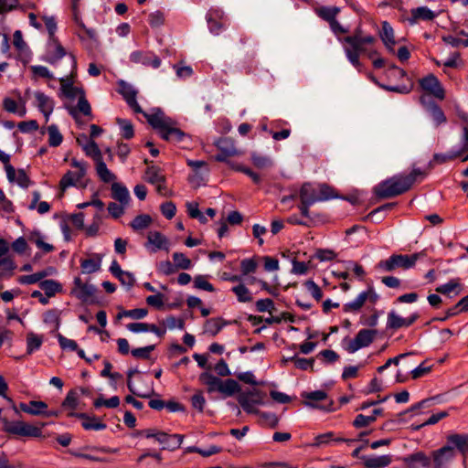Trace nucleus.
Returning <instances> with one entry per match:
<instances>
[{
  "mask_svg": "<svg viewBox=\"0 0 468 468\" xmlns=\"http://www.w3.org/2000/svg\"><path fill=\"white\" fill-rule=\"evenodd\" d=\"M117 85L118 93L122 96L128 106L135 113L143 114L147 122L163 140L172 144H181L190 139L188 133L177 127V122L166 116L160 108L155 109L154 113L144 112L136 100L138 91L130 83L120 80Z\"/></svg>",
  "mask_w": 468,
  "mask_h": 468,
  "instance_id": "1",
  "label": "nucleus"
},
{
  "mask_svg": "<svg viewBox=\"0 0 468 468\" xmlns=\"http://www.w3.org/2000/svg\"><path fill=\"white\" fill-rule=\"evenodd\" d=\"M298 197L300 198L298 208L301 215L305 218H310V207L314 204L339 197L335 188L327 184H320L318 188H316L313 184L305 182L302 185L298 195L292 194L288 197H283L282 202L285 203L287 200H293Z\"/></svg>",
  "mask_w": 468,
  "mask_h": 468,
  "instance_id": "2",
  "label": "nucleus"
},
{
  "mask_svg": "<svg viewBox=\"0 0 468 468\" xmlns=\"http://www.w3.org/2000/svg\"><path fill=\"white\" fill-rule=\"evenodd\" d=\"M428 175L427 171L413 168L408 175H396L377 185L373 192L379 199L391 198L404 194L411 188L416 181H422Z\"/></svg>",
  "mask_w": 468,
  "mask_h": 468,
  "instance_id": "3",
  "label": "nucleus"
},
{
  "mask_svg": "<svg viewBox=\"0 0 468 468\" xmlns=\"http://www.w3.org/2000/svg\"><path fill=\"white\" fill-rule=\"evenodd\" d=\"M424 256H426L425 250L410 255L392 254L388 259L380 261L377 267L385 271H393L397 268L409 270L413 268L417 261Z\"/></svg>",
  "mask_w": 468,
  "mask_h": 468,
  "instance_id": "4",
  "label": "nucleus"
},
{
  "mask_svg": "<svg viewBox=\"0 0 468 468\" xmlns=\"http://www.w3.org/2000/svg\"><path fill=\"white\" fill-rule=\"evenodd\" d=\"M0 421L3 423V431L6 433L30 438H39L42 436L41 427L34 426L22 420L9 421L5 417H2V409H0Z\"/></svg>",
  "mask_w": 468,
  "mask_h": 468,
  "instance_id": "5",
  "label": "nucleus"
},
{
  "mask_svg": "<svg viewBox=\"0 0 468 468\" xmlns=\"http://www.w3.org/2000/svg\"><path fill=\"white\" fill-rule=\"evenodd\" d=\"M302 397L308 399L304 405L314 409H319L326 412L335 411V403L333 399H328V395L324 390H314L312 392H303Z\"/></svg>",
  "mask_w": 468,
  "mask_h": 468,
  "instance_id": "6",
  "label": "nucleus"
},
{
  "mask_svg": "<svg viewBox=\"0 0 468 468\" xmlns=\"http://www.w3.org/2000/svg\"><path fill=\"white\" fill-rule=\"evenodd\" d=\"M69 57L71 58V72L69 78H60V88L62 94L69 99L74 100L78 95L82 96V94H85V90L81 87H75L73 85V80L77 76V58L75 55L69 54Z\"/></svg>",
  "mask_w": 468,
  "mask_h": 468,
  "instance_id": "7",
  "label": "nucleus"
},
{
  "mask_svg": "<svg viewBox=\"0 0 468 468\" xmlns=\"http://www.w3.org/2000/svg\"><path fill=\"white\" fill-rule=\"evenodd\" d=\"M418 82L420 90L424 91L423 95H426L427 98L428 96H431L440 101H443L445 99V89L434 74L430 73L420 79Z\"/></svg>",
  "mask_w": 468,
  "mask_h": 468,
  "instance_id": "8",
  "label": "nucleus"
},
{
  "mask_svg": "<svg viewBox=\"0 0 468 468\" xmlns=\"http://www.w3.org/2000/svg\"><path fill=\"white\" fill-rule=\"evenodd\" d=\"M214 145L218 150V153L215 155L217 162L227 164L231 168V164H237V162L231 161L229 157H232L238 154L235 147V143L229 137H219L214 141Z\"/></svg>",
  "mask_w": 468,
  "mask_h": 468,
  "instance_id": "9",
  "label": "nucleus"
},
{
  "mask_svg": "<svg viewBox=\"0 0 468 468\" xmlns=\"http://www.w3.org/2000/svg\"><path fill=\"white\" fill-rule=\"evenodd\" d=\"M378 331L376 329H361L353 339H348L345 349L353 354L360 348L370 346L375 340Z\"/></svg>",
  "mask_w": 468,
  "mask_h": 468,
  "instance_id": "10",
  "label": "nucleus"
},
{
  "mask_svg": "<svg viewBox=\"0 0 468 468\" xmlns=\"http://www.w3.org/2000/svg\"><path fill=\"white\" fill-rule=\"evenodd\" d=\"M209 32L214 36L219 35L226 28L227 16L218 7H211L206 14Z\"/></svg>",
  "mask_w": 468,
  "mask_h": 468,
  "instance_id": "11",
  "label": "nucleus"
},
{
  "mask_svg": "<svg viewBox=\"0 0 468 468\" xmlns=\"http://www.w3.org/2000/svg\"><path fill=\"white\" fill-rule=\"evenodd\" d=\"M443 447H448L452 454L458 452L463 457L465 463L468 455V433H452L446 437V443Z\"/></svg>",
  "mask_w": 468,
  "mask_h": 468,
  "instance_id": "12",
  "label": "nucleus"
},
{
  "mask_svg": "<svg viewBox=\"0 0 468 468\" xmlns=\"http://www.w3.org/2000/svg\"><path fill=\"white\" fill-rule=\"evenodd\" d=\"M420 318V314L418 312H414L410 314L408 317H401L399 315L395 310H391L388 314L387 319V329L398 330L400 328H408L415 324Z\"/></svg>",
  "mask_w": 468,
  "mask_h": 468,
  "instance_id": "13",
  "label": "nucleus"
},
{
  "mask_svg": "<svg viewBox=\"0 0 468 468\" xmlns=\"http://www.w3.org/2000/svg\"><path fill=\"white\" fill-rule=\"evenodd\" d=\"M238 402L248 414H260L261 411L255 408V405L262 404L261 391L254 389L242 393L238 397Z\"/></svg>",
  "mask_w": 468,
  "mask_h": 468,
  "instance_id": "14",
  "label": "nucleus"
},
{
  "mask_svg": "<svg viewBox=\"0 0 468 468\" xmlns=\"http://www.w3.org/2000/svg\"><path fill=\"white\" fill-rule=\"evenodd\" d=\"M419 102L430 113L436 127L447 122V118L442 109L437 102L427 99L426 95H420Z\"/></svg>",
  "mask_w": 468,
  "mask_h": 468,
  "instance_id": "15",
  "label": "nucleus"
},
{
  "mask_svg": "<svg viewBox=\"0 0 468 468\" xmlns=\"http://www.w3.org/2000/svg\"><path fill=\"white\" fill-rule=\"evenodd\" d=\"M130 61L153 69H158L161 66V58L150 51L135 50L130 54Z\"/></svg>",
  "mask_w": 468,
  "mask_h": 468,
  "instance_id": "16",
  "label": "nucleus"
},
{
  "mask_svg": "<svg viewBox=\"0 0 468 468\" xmlns=\"http://www.w3.org/2000/svg\"><path fill=\"white\" fill-rule=\"evenodd\" d=\"M455 454H452L448 447L441 448L431 452V463L433 468H451V463L454 460Z\"/></svg>",
  "mask_w": 468,
  "mask_h": 468,
  "instance_id": "17",
  "label": "nucleus"
},
{
  "mask_svg": "<svg viewBox=\"0 0 468 468\" xmlns=\"http://www.w3.org/2000/svg\"><path fill=\"white\" fill-rule=\"evenodd\" d=\"M401 460L407 468H430L431 465V457L422 451L408 454L402 457Z\"/></svg>",
  "mask_w": 468,
  "mask_h": 468,
  "instance_id": "18",
  "label": "nucleus"
},
{
  "mask_svg": "<svg viewBox=\"0 0 468 468\" xmlns=\"http://www.w3.org/2000/svg\"><path fill=\"white\" fill-rule=\"evenodd\" d=\"M74 288L70 293L81 302H87L96 292L97 289L93 284L83 283L80 277H75L73 281Z\"/></svg>",
  "mask_w": 468,
  "mask_h": 468,
  "instance_id": "19",
  "label": "nucleus"
},
{
  "mask_svg": "<svg viewBox=\"0 0 468 468\" xmlns=\"http://www.w3.org/2000/svg\"><path fill=\"white\" fill-rule=\"evenodd\" d=\"M183 440L184 435L182 434H168L164 431H158L157 441L163 445L162 450L176 451L180 448Z\"/></svg>",
  "mask_w": 468,
  "mask_h": 468,
  "instance_id": "20",
  "label": "nucleus"
},
{
  "mask_svg": "<svg viewBox=\"0 0 468 468\" xmlns=\"http://www.w3.org/2000/svg\"><path fill=\"white\" fill-rule=\"evenodd\" d=\"M358 439H345L340 436H336L333 431H327L325 433L318 434L314 437V446L321 447L324 445L336 444L339 442H346L347 444L357 441Z\"/></svg>",
  "mask_w": 468,
  "mask_h": 468,
  "instance_id": "21",
  "label": "nucleus"
},
{
  "mask_svg": "<svg viewBox=\"0 0 468 468\" xmlns=\"http://www.w3.org/2000/svg\"><path fill=\"white\" fill-rule=\"evenodd\" d=\"M437 14L431 10L428 6H419L410 9V16L406 20L410 26L416 25L420 20L432 21Z\"/></svg>",
  "mask_w": 468,
  "mask_h": 468,
  "instance_id": "22",
  "label": "nucleus"
},
{
  "mask_svg": "<svg viewBox=\"0 0 468 468\" xmlns=\"http://www.w3.org/2000/svg\"><path fill=\"white\" fill-rule=\"evenodd\" d=\"M344 42L350 46V49L359 54L367 51L366 45H372L376 42V37L372 35L366 36L364 38H358L356 36H347Z\"/></svg>",
  "mask_w": 468,
  "mask_h": 468,
  "instance_id": "23",
  "label": "nucleus"
},
{
  "mask_svg": "<svg viewBox=\"0 0 468 468\" xmlns=\"http://www.w3.org/2000/svg\"><path fill=\"white\" fill-rule=\"evenodd\" d=\"M69 416L83 420L81 425L86 431H102L107 428L105 423L98 421L95 416L90 417L87 413L70 412L69 413Z\"/></svg>",
  "mask_w": 468,
  "mask_h": 468,
  "instance_id": "24",
  "label": "nucleus"
},
{
  "mask_svg": "<svg viewBox=\"0 0 468 468\" xmlns=\"http://www.w3.org/2000/svg\"><path fill=\"white\" fill-rule=\"evenodd\" d=\"M361 460L366 468H384L392 463V456L389 454L380 456L362 455Z\"/></svg>",
  "mask_w": 468,
  "mask_h": 468,
  "instance_id": "25",
  "label": "nucleus"
},
{
  "mask_svg": "<svg viewBox=\"0 0 468 468\" xmlns=\"http://www.w3.org/2000/svg\"><path fill=\"white\" fill-rule=\"evenodd\" d=\"M103 255L93 253L90 259L80 260V269L83 274H91L101 270Z\"/></svg>",
  "mask_w": 468,
  "mask_h": 468,
  "instance_id": "26",
  "label": "nucleus"
},
{
  "mask_svg": "<svg viewBox=\"0 0 468 468\" xmlns=\"http://www.w3.org/2000/svg\"><path fill=\"white\" fill-rule=\"evenodd\" d=\"M72 18L75 24L87 35V37L98 41V35L94 28L87 27L80 16L79 4L71 3Z\"/></svg>",
  "mask_w": 468,
  "mask_h": 468,
  "instance_id": "27",
  "label": "nucleus"
},
{
  "mask_svg": "<svg viewBox=\"0 0 468 468\" xmlns=\"http://www.w3.org/2000/svg\"><path fill=\"white\" fill-rule=\"evenodd\" d=\"M19 408L23 412L30 415L44 416L48 404L42 400H30L28 403L21 402Z\"/></svg>",
  "mask_w": 468,
  "mask_h": 468,
  "instance_id": "28",
  "label": "nucleus"
},
{
  "mask_svg": "<svg viewBox=\"0 0 468 468\" xmlns=\"http://www.w3.org/2000/svg\"><path fill=\"white\" fill-rule=\"evenodd\" d=\"M379 37L389 52H394L393 47L396 44L394 37V29L388 21L381 23V30Z\"/></svg>",
  "mask_w": 468,
  "mask_h": 468,
  "instance_id": "29",
  "label": "nucleus"
},
{
  "mask_svg": "<svg viewBox=\"0 0 468 468\" xmlns=\"http://www.w3.org/2000/svg\"><path fill=\"white\" fill-rule=\"evenodd\" d=\"M85 176L83 168L78 171H67L59 181V187L62 191L66 190L69 186H75L76 183L80 181Z\"/></svg>",
  "mask_w": 468,
  "mask_h": 468,
  "instance_id": "30",
  "label": "nucleus"
},
{
  "mask_svg": "<svg viewBox=\"0 0 468 468\" xmlns=\"http://www.w3.org/2000/svg\"><path fill=\"white\" fill-rule=\"evenodd\" d=\"M55 268L48 267L40 271L29 275L19 276L18 282L21 284H35L37 282H42V279L53 274Z\"/></svg>",
  "mask_w": 468,
  "mask_h": 468,
  "instance_id": "31",
  "label": "nucleus"
},
{
  "mask_svg": "<svg viewBox=\"0 0 468 468\" xmlns=\"http://www.w3.org/2000/svg\"><path fill=\"white\" fill-rule=\"evenodd\" d=\"M383 413L384 410L382 408H377L373 410L372 414L369 416L358 414L353 421V426L356 429L367 427L369 424L376 421L378 416H381Z\"/></svg>",
  "mask_w": 468,
  "mask_h": 468,
  "instance_id": "32",
  "label": "nucleus"
},
{
  "mask_svg": "<svg viewBox=\"0 0 468 468\" xmlns=\"http://www.w3.org/2000/svg\"><path fill=\"white\" fill-rule=\"evenodd\" d=\"M144 180L151 184L155 185L159 183L165 184L166 177L162 174L161 168L156 165H148L144 173Z\"/></svg>",
  "mask_w": 468,
  "mask_h": 468,
  "instance_id": "33",
  "label": "nucleus"
},
{
  "mask_svg": "<svg viewBox=\"0 0 468 468\" xmlns=\"http://www.w3.org/2000/svg\"><path fill=\"white\" fill-rule=\"evenodd\" d=\"M229 324V322L221 317L207 319L205 323V333L216 336Z\"/></svg>",
  "mask_w": 468,
  "mask_h": 468,
  "instance_id": "34",
  "label": "nucleus"
},
{
  "mask_svg": "<svg viewBox=\"0 0 468 468\" xmlns=\"http://www.w3.org/2000/svg\"><path fill=\"white\" fill-rule=\"evenodd\" d=\"M371 80L381 89L387 91H392L399 94H409L413 89V82L410 80V84L403 85H386L378 82L374 76H370Z\"/></svg>",
  "mask_w": 468,
  "mask_h": 468,
  "instance_id": "35",
  "label": "nucleus"
},
{
  "mask_svg": "<svg viewBox=\"0 0 468 468\" xmlns=\"http://www.w3.org/2000/svg\"><path fill=\"white\" fill-rule=\"evenodd\" d=\"M199 381L207 387L208 393L219 392L220 378L206 371L200 374Z\"/></svg>",
  "mask_w": 468,
  "mask_h": 468,
  "instance_id": "36",
  "label": "nucleus"
},
{
  "mask_svg": "<svg viewBox=\"0 0 468 468\" xmlns=\"http://www.w3.org/2000/svg\"><path fill=\"white\" fill-rule=\"evenodd\" d=\"M112 197L122 205H126L130 200V194L127 187L120 183H112Z\"/></svg>",
  "mask_w": 468,
  "mask_h": 468,
  "instance_id": "37",
  "label": "nucleus"
},
{
  "mask_svg": "<svg viewBox=\"0 0 468 468\" xmlns=\"http://www.w3.org/2000/svg\"><path fill=\"white\" fill-rule=\"evenodd\" d=\"M241 389L239 384L233 378H227L222 380L220 378V386L219 392L224 395V397H231L234 394L239 392Z\"/></svg>",
  "mask_w": 468,
  "mask_h": 468,
  "instance_id": "38",
  "label": "nucleus"
},
{
  "mask_svg": "<svg viewBox=\"0 0 468 468\" xmlns=\"http://www.w3.org/2000/svg\"><path fill=\"white\" fill-rule=\"evenodd\" d=\"M147 239H148V242L150 244H153L155 247L154 251H156L157 250H165L167 251L169 250L168 239L161 232H159V231L149 232Z\"/></svg>",
  "mask_w": 468,
  "mask_h": 468,
  "instance_id": "39",
  "label": "nucleus"
},
{
  "mask_svg": "<svg viewBox=\"0 0 468 468\" xmlns=\"http://www.w3.org/2000/svg\"><path fill=\"white\" fill-rule=\"evenodd\" d=\"M96 172L103 183H111L116 179V176L108 169L102 158L95 161Z\"/></svg>",
  "mask_w": 468,
  "mask_h": 468,
  "instance_id": "40",
  "label": "nucleus"
},
{
  "mask_svg": "<svg viewBox=\"0 0 468 468\" xmlns=\"http://www.w3.org/2000/svg\"><path fill=\"white\" fill-rule=\"evenodd\" d=\"M367 292L366 291H363L356 297L354 301L345 303L343 305V311L345 313H356L360 311V309L365 304L366 301H367Z\"/></svg>",
  "mask_w": 468,
  "mask_h": 468,
  "instance_id": "41",
  "label": "nucleus"
},
{
  "mask_svg": "<svg viewBox=\"0 0 468 468\" xmlns=\"http://www.w3.org/2000/svg\"><path fill=\"white\" fill-rule=\"evenodd\" d=\"M462 284L460 279H451L448 282L441 284L436 288V292L444 295H449L452 292L455 291L454 296L459 295L462 291Z\"/></svg>",
  "mask_w": 468,
  "mask_h": 468,
  "instance_id": "42",
  "label": "nucleus"
},
{
  "mask_svg": "<svg viewBox=\"0 0 468 468\" xmlns=\"http://www.w3.org/2000/svg\"><path fill=\"white\" fill-rule=\"evenodd\" d=\"M47 297H53L56 293L62 292V284L55 280H43L38 283Z\"/></svg>",
  "mask_w": 468,
  "mask_h": 468,
  "instance_id": "43",
  "label": "nucleus"
},
{
  "mask_svg": "<svg viewBox=\"0 0 468 468\" xmlns=\"http://www.w3.org/2000/svg\"><path fill=\"white\" fill-rule=\"evenodd\" d=\"M339 12L340 8L337 6H322L315 9L316 15L323 20L328 22V24L336 19V16L339 14Z\"/></svg>",
  "mask_w": 468,
  "mask_h": 468,
  "instance_id": "44",
  "label": "nucleus"
},
{
  "mask_svg": "<svg viewBox=\"0 0 468 468\" xmlns=\"http://www.w3.org/2000/svg\"><path fill=\"white\" fill-rule=\"evenodd\" d=\"M43 343V335L29 332L27 335V354L30 355L37 351Z\"/></svg>",
  "mask_w": 468,
  "mask_h": 468,
  "instance_id": "45",
  "label": "nucleus"
},
{
  "mask_svg": "<svg viewBox=\"0 0 468 468\" xmlns=\"http://www.w3.org/2000/svg\"><path fill=\"white\" fill-rule=\"evenodd\" d=\"M153 219L150 215L148 214H140L136 216L130 223V227L135 230H142L150 226Z\"/></svg>",
  "mask_w": 468,
  "mask_h": 468,
  "instance_id": "46",
  "label": "nucleus"
},
{
  "mask_svg": "<svg viewBox=\"0 0 468 468\" xmlns=\"http://www.w3.org/2000/svg\"><path fill=\"white\" fill-rule=\"evenodd\" d=\"M48 133V144L51 147H58L63 141V135L56 124H50L47 128Z\"/></svg>",
  "mask_w": 468,
  "mask_h": 468,
  "instance_id": "47",
  "label": "nucleus"
},
{
  "mask_svg": "<svg viewBox=\"0 0 468 468\" xmlns=\"http://www.w3.org/2000/svg\"><path fill=\"white\" fill-rule=\"evenodd\" d=\"M231 169L245 174L256 185H260L261 182V178L258 173L254 172L251 168L243 165L242 164H231Z\"/></svg>",
  "mask_w": 468,
  "mask_h": 468,
  "instance_id": "48",
  "label": "nucleus"
},
{
  "mask_svg": "<svg viewBox=\"0 0 468 468\" xmlns=\"http://www.w3.org/2000/svg\"><path fill=\"white\" fill-rule=\"evenodd\" d=\"M231 291L236 294L239 303H250L253 299L250 290L242 283L232 287Z\"/></svg>",
  "mask_w": 468,
  "mask_h": 468,
  "instance_id": "49",
  "label": "nucleus"
},
{
  "mask_svg": "<svg viewBox=\"0 0 468 468\" xmlns=\"http://www.w3.org/2000/svg\"><path fill=\"white\" fill-rule=\"evenodd\" d=\"M60 314L58 309H50L44 313L43 322L48 324H54L55 330H58L60 325Z\"/></svg>",
  "mask_w": 468,
  "mask_h": 468,
  "instance_id": "50",
  "label": "nucleus"
},
{
  "mask_svg": "<svg viewBox=\"0 0 468 468\" xmlns=\"http://www.w3.org/2000/svg\"><path fill=\"white\" fill-rule=\"evenodd\" d=\"M116 122L120 125L122 138L130 140L134 136L133 125L130 120L117 118Z\"/></svg>",
  "mask_w": 468,
  "mask_h": 468,
  "instance_id": "51",
  "label": "nucleus"
},
{
  "mask_svg": "<svg viewBox=\"0 0 468 468\" xmlns=\"http://www.w3.org/2000/svg\"><path fill=\"white\" fill-rule=\"evenodd\" d=\"M396 206H397L396 202L383 204V205L378 207L377 208L373 209L371 212H369L365 217H363L362 220L363 221L374 220V217H376V215H379L381 213H384L386 216L387 213L388 211H391Z\"/></svg>",
  "mask_w": 468,
  "mask_h": 468,
  "instance_id": "52",
  "label": "nucleus"
},
{
  "mask_svg": "<svg viewBox=\"0 0 468 468\" xmlns=\"http://www.w3.org/2000/svg\"><path fill=\"white\" fill-rule=\"evenodd\" d=\"M136 374H140L139 370L137 368H129L126 372L127 375V388L129 391L139 398L146 399L150 397V394L145 393H140L136 390L133 382V377Z\"/></svg>",
  "mask_w": 468,
  "mask_h": 468,
  "instance_id": "53",
  "label": "nucleus"
},
{
  "mask_svg": "<svg viewBox=\"0 0 468 468\" xmlns=\"http://www.w3.org/2000/svg\"><path fill=\"white\" fill-rule=\"evenodd\" d=\"M52 41L55 46V50L49 55L48 62L50 64H55L64 56H66L67 52L58 38H53Z\"/></svg>",
  "mask_w": 468,
  "mask_h": 468,
  "instance_id": "54",
  "label": "nucleus"
},
{
  "mask_svg": "<svg viewBox=\"0 0 468 468\" xmlns=\"http://www.w3.org/2000/svg\"><path fill=\"white\" fill-rule=\"evenodd\" d=\"M173 261L176 269L189 270L192 267V261L182 252H174Z\"/></svg>",
  "mask_w": 468,
  "mask_h": 468,
  "instance_id": "55",
  "label": "nucleus"
},
{
  "mask_svg": "<svg viewBox=\"0 0 468 468\" xmlns=\"http://www.w3.org/2000/svg\"><path fill=\"white\" fill-rule=\"evenodd\" d=\"M155 349V345H149L143 347H136L131 350V354L134 358L148 360L151 353Z\"/></svg>",
  "mask_w": 468,
  "mask_h": 468,
  "instance_id": "56",
  "label": "nucleus"
},
{
  "mask_svg": "<svg viewBox=\"0 0 468 468\" xmlns=\"http://www.w3.org/2000/svg\"><path fill=\"white\" fill-rule=\"evenodd\" d=\"M120 405V398L118 396H112L110 399H103L102 397L97 398L94 402L93 406L96 409H99L102 406H105L109 409H114L117 408Z\"/></svg>",
  "mask_w": 468,
  "mask_h": 468,
  "instance_id": "57",
  "label": "nucleus"
},
{
  "mask_svg": "<svg viewBox=\"0 0 468 468\" xmlns=\"http://www.w3.org/2000/svg\"><path fill=\"white\" fill-rule=\"evenodd\" d=\"M35 97L37 101V108L39 112H44L48 108L54 109V101L48 96L41 91H37L35 93Z\"/></svg>",
  "mask_w": 468,
  "mask_h": 468,
  "instance_id": "58",
  "label": "nucleus"
},
{
  "mask_svg": "<svg viewBox=\"0 0 468 468\" xmlns=\"http://www.w3.org/2000/svg\"><path fill=\"white\" fill-rule=\"evenodd\" d=\"M148 314V310L146 308H134L132 310H123L122 312L117 314V318L120 319L122 316L131 317L135 320L144 318Z\"/></svg>",
  "mask_w": 468,
  "mask_h": 468,
  "instance_id": "59",
  "label": "nucleus"
},
{
  "mask_svg": "<svg viewBox=\"0 0 468 468\" xmlns=\"http://www.w3.org/2000/svg\"><path fill=\"white\" fill-rule=\"evenodd\" d=\"M458 157H462V151H450L446 154L436 153L433 154V161H436V164L441 165Z\"/></svg>",
  "mask_w": 468,
  "mask_h": 468,
  "instance_id": "60",
  "label": "nucleus"
},
{
  "mask_svg": "<svg viewBox=\"0 0 468 468\" xmlns=\"http://www.w3.org/2000/svg\"><path fill=\"white\" fill-rule=\"evenodd\" d=\"M0 161L5 165L8 181L14 182L16 176V169L10 164V155L0 150Z\"/></svg>",
  "mask_w": 468,
  "mask_h": 468,
  "instance_id": "61",
  "label": "nucleus"
},
{
  "mask_svg": "<svg viewBox=\"0 0 468 468\" xmlns=\"http://www.w3.org/2000/svg\"><path fill=\"white\" fill-rule=\"evenodd\" d=\"M83 151L86 155L92 157L94 161L102 158L101 149L94 140L90 139L87 144H85Z\"/></svg>",
  "mask_w": 468,
  "mask_h": 468,
  "instance_id": "62",
  "label": "nucleus"
},
{
  "mask_svg": "<svg viewBox=\"0 0 468 468\" xmlns=\"http://www.w3.org/2000/svg\"><path fill=\"white\" fill-rule=\"evenodd\" d=\"M61 406L64 409H69L74 410L78 407V393L75 389H70L64 400L61 403Z\"/></svg>",
  "mask_w": 468,
  "mask_h": 468,
  "instance_id": "63",
  "label": "nucleus"
},
{
  "mask_svg": "<svg viewBox=\"0 0 468 468\" xmlns=\"http://www.w3.org/2000/svg\"><path fill=\"white\" fill-rule=\"evenodd\" d=\"M314 257L321 262L331 261L337 257V253L331 249H317Z\"/></svg>",
  "mask_w": 468,
  "mask_h": 468,
  "instance_id": "64",
  "label": "nucleus"
}]
</instances>
